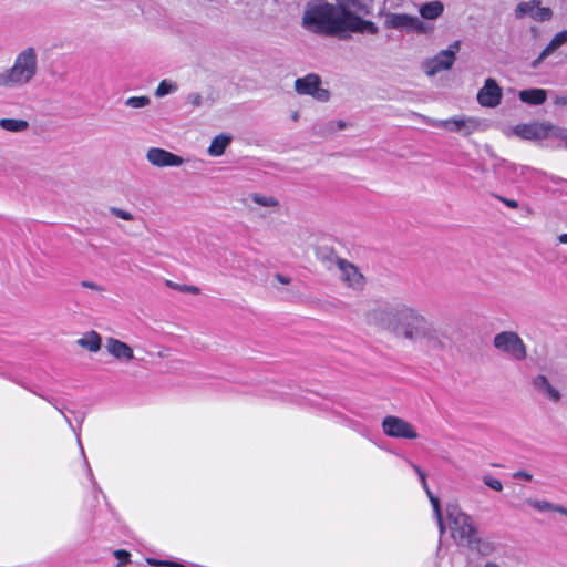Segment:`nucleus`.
<instances>
[{"instance_id": "obj_1", "label": "nucleus", "mask_w": 567, "mask_h": 567, "mask_svg": "<svg viewBox=\"0 0 567 567\" xmlns=\"http://www.w3.org/2000/svg\"><path fill=\"white\" fill-rule=\"evenodd\" d=\"M353 0H337V4L326 0H311L305 7L301 25L308 32L328 38H346L348 32L375 34L378 27L363 20Z\"/></svg>"}, {"instance_id": "obj_2", "label": "nucleus", "mask_w": 567, "mask_h": 567, "mask_svg": "<svg viewBox=\"0 0 567 567\" xmlns=\"http://www.w3.org/2000/svg\"><path fill=\"white\" fill-rule=\"evenodd\" d=\"M369 322L411 341L440 343L434 324L413 307L405 303L380 306L368 313Z\"/></svg>"}, {"instance_id": "obj_3", "label": "nucleus", "mask_w": 567, "mask_h": 567, "mask_svg": "<svg viewBox=\"0 0 567 567\" xmlns=\"http://www.w3.org/2000/svg\"><path fill=\"white\" fill-rule=\"evenodd\" d=\"M37 73V53L33 48H27L18 54L13 65L0 73V86L13 87L28 82Z\"/></svg>"}, {"instance_id": "obj_4", "label": "nucleus", "mask_w": 567, "mask_h": 567, "mask_svg": "<svg viewBox=\"0 0 567 567\" xmlns=\"http://www.w3.org/2000/svg\"><path fill=\"white\" fill-rule=\"evenodd\" d=\"M446 516L452 537L460 544L468 546L476 543V530L472 518L461 511L455 504H449L446 507Z\"/></svg>"}, {"instance_id": "obj_5", "label": "nucleus", "mask_w": 567, "mask_h": 567, "mask_svg": "<svg viewBox=\"0 0 567 567\" xmlns=\"http://www.w3.org/2000/svg\"><path fill=\"white\" fill-rule=\"evenodd\" d=\"M494 347L515 360L526 358V347L522 338L513 331H503L494 337Z\"/></svg>"}, {"instance_id": "obj_6", "label": "nucleus", "mask_w": 567, "mask_h": 567, "mask_svg": "<svg viewBox=\"0 0 567 567\" xmlns=\"http://www.w3.org/2000/svg\"><path fill=\"white\" fill-rule=\"evenodd\" d=\"M386 25L391 29L405 30L417 34H426L432 27L420 18L406 13H392L386 19Z\"/></svg>"}, {"instance_id": "obj_7", "label": "nucleus", "mask_w": 567, "mask_h": 567, "mask_svg": "<svg viewBox=\"0 0 567 567\" xmlns=\"http://www.w3.org/2000/svg\"><path fill=\"white\" fill-rule=\"evenodd\" d=\"M460 50V41H455L449 45L447 49L439 52L434 58L427 60L424 63V71L427 75L432 76L441 71H445L452 68L455 55Z\"/></svg>"}, {"instance_id": "obj_8", "label": "nucleus", "mask_w": 567, "mask_h": 567, "mask_svg": "<svg viewBox=\"0 0 567 567\" xmlns=\"http://www.w3.org/2000/svg\"><path fill=\"white\" fill-rule=\"evenodd\" d=\"M382 430L386 436L394 439L415 440L419 434L415 427L399 416L388 415L382 421Z\"/></svg>"}, {"instance_id": "obj_9", "label": "nucleus", "mask_w": 567, "mask_h": 567, "mask_svg": "<svg viewBox=\"0 0 567 567\" xmlns=\"http://www.w3.org/2000/svg\"><path fill=\"white\" fill-rule=\"evenodd\" d=\"M427 124L433 127L446 128L451 132L470 135L477 127V121L466 116H455L449 120H429Z\"/></svg>"}, {"instance_id": "obj_10", "label": "nucleus", "mask_w": 567, "mask_h": 567, "mask_svg": "<svg viewBox=\"0 0 567 567\" xmlns=\"http://www.w3.org/2000/svg\"><path fill=\"white\" fill-rule=\"evenodd\" d=\"M321 80L317 74L310 73L299 78L295 82V89L299 94L311 95L319 101H327L329 92L320 87Z\"/></svg>"}, {"instance_id": "obj_11", "label": "nucleus", "mask_w": 567, "mask_h": 567, "mask_svg": "<svg viewBox=\"0 0 567 567\" xmlns=\"http://www.w3.org/2000/svg\"><path fill=\"white\" fill-rule=\"evenodd\" d=\"M529 16L538 22H545L551 19L553 11L550 8L542 7L539 0L523 1L515 9V17L522 19Z\"/></svg>"}, {"instance_id": "obj_12", "label": "nucleus", "mask_w": 567, "mask_h": 567, "mask_svg": "<svg viewBox=\"0 0 567 567\" xmlns=\"http://www.w3.org/2000/svg\"><path fill=\"white\" fill-rule=\"evenodd\" d=\"M557 128L550 123L518 124L514 127V133L524 140L540 141L546 138L550 132L555 134Z\"/></svg>"}, {"instance_id": "obj_13", "label": "nucleus", "mask_w": 567, "mask_h": 567, "mask_svg": "<svg viewBox=\"0 0 567 567\" xmlns=\"http://www.w3.org/2000/svg\"><path fill=\"white\" fill-rule=\"evenodd\" d=\"M336 265L340 272V279L350 288L361 290L364 287V277L351 262L342 258H336Z\"/></svg>"}, {"instance_id": "obj_14", "label": "nucleus", "mask_w": 567, "mask_h": 567, "mask_svg": "<svg viewBox=\"0 0 567 567\" xmlns=\"http://www.w3.org/2000/svg\"><path fill=\"white\" fill-rule=\"evenodd\" d=\"M502 89L497 82L488 78L477 93V102L484 107H496L502 100Z\"/></svg>"}, {"instance_id": "obj_15", "label": "nucleus", "mask_w": 567, "mask_h": 567, "mask_svg": "<svg viewBox=\"0 0 567 567\" xmlns=\"http://www.w3.org/2000/svg\"><path fill=\"white\" fill-rule=\"evenodd\" d=\"M146 158L156 167H177L184 163L181 156L159 147H151L146 153Z\"/></svg>"}, {"instance_id": "obj_16", "label": "nucleus", "mask_w": 567, "mask_h": 567, "mask_svg": "<svg viewBox=\"0 0 567 567\" xmlns=\"http://www.w3.org/2000/svg\"><path fill=\"white\" fill-rule=\"evenodd\" d=\"M105 349L110 355L121 363H127L134 358L131 346L113 337L106 338Z\"/></svg>"}, {"instance_id": "obj_17", "label": "nucleus", "mask_w": 567, "mask_h": 567, "mask_svg": "<svg viewBox=\"0 0 567 567\" xmlns=\"http://www.w3.org/2000/svg\"><path fill=\"white\" fill-rule=\"evenodd\" d=\"M411 466L413 467V470L416 472V474L420 477L421 484H422L424 491L426 492V494L430 498V502L432 504L434 516L436 518L440 532L443 533L444 524H443L442 513H441V508H440V499L436 496H434L433 493L430 491L427 482H426V476H425L424 472L421 470V467L415 464H411Z\"/></svg>"}, {"instance_id": "obj_18", "label": "nucleus", "mask_w": 567, "mask_h": 567, "mask_svg": "<svg viewBox=\"0 0 567 567\" xmlns=\"http://www.w3.org/2000/svg\"><path fill=\"white\" fill-rule=\"evenodd\" d=\"M535 390L553 402L560 400V393L555 389L545 375H537L532 382Z\"/></svg>"}, {"instance_id": "obj_19", "label": "nucleus", "mask_w": 567, "mask_h": 567, "mask_svg": "<svg viewBox=\"0 0 567 567\" xmlns=\"http://www.w3.org/2000/svg\"><path fill=\"white\" fill-rule=\"evenodd\" d=\"M567 42V30L558 32L550 42L545 47V49L540 52L538 58L533 63L534 66L538 65L542 61H544L547 56H549L555 50L561 47Z\"/></svg>"}, {"instance_id": "obj_20", "label": "nucleus", "mask_w": 567, "mask_h": 567, "mask_svg": "<svg viewBox=\"0 0 567 567\" xmlns=\"http://www.w3.org/2000/svg\"><path fill=\"white\" fill-rule=\"evenodd\" d=\"M518 97L528 105H540L546 101L547 92L544 89H527L519 91Z\"/></svg>"}, {"instance_id": "obj_21", "label": "nucleus", "mask_w": 567, "mask_h": 567, "mask_svg": "<svg viewBox=\"0 0 567 567\" xmlns=\"http://www.w3.org/2000/svg\"><path fill=\"white\" fill-rule=\"evenodd\" d=\"M444 12V4L439 0L425 2L420 6L419 13L425 20H435Z\"/></svg>"}, {"instance_id": "obj_22", "label": "nucleus", "mask_w": 567, "mask_h": 567, "mask_svg": "<svg viewBox=\"0 0 567 567\" xmlns=\"http://www.w3.org/2000/svg\"><path fill=\"white\" fill-rule=\"evenodd\" d=\"M76 343L90 352H97L101 349L102 339L96 331H90L80 338Z\"/></svg>"}, {"instance_id": "obj_23", "label": "nucleus", "mask_w": 567, "mask_h": 567, "mask_svg": "<svg viewBox=\"0 0 567 567\" xmlns=\"http://www.w3.org/2000/svg\"><path fill=\"white\" fill-rule=\"evenodd\" d=\"M231 138L228 135L220 134L212 141L208 147V154L212 156H220L224 154L226 147L229 145Z\"/></svg>"}, {"instance_id": "obj_24", "label": "nucleus", "mask_w": 567, "mask_h": 567, "mask_svg": "<svg viewBox=\"0 0 567 567\" xmlns=\"http://www.w3.org/2000/svg\"><path fill=\"white\" fill-rule=\"evenodd\" d=\"M0 127L8 132L20 133L29 127V122L20 118H1Z\"/></svg>"}, {"instance_id": "obj_25", "label": "nucleus", "mask_w": 567, "mask_h": 567, "mask_svg": "<svg viewBox=\"0 0 567 567\" xmlns=\"http://www.w3.org/2000/svg\"><path fill=\"white\" fill-rule=\"evenodd\" d=\"M47 400L61 413L65 422L71 426V410L69 409V401L65 399H58L55 396L47 398Z\"/></svg>"}, {"instance_id": "obj_26", "label": "nucleus", "mask_w": 567, "mask_h": 567, "mask_svg": "<svg viewBox=\"0 0 567 567\" xmlns=\"http://www.w3.org/2000/svg\"><path fill=\"white\" fill-rule=\"evenodd\" d=\"M177 89H178V86L175 82H172L169 80H163L159 82V84L155 91V96L163 97L167 94L176 92Z\"/></svg>"}, {"instance_id": "obj_27", "label": "nucleus", "mask_w": 567, "mask_h": 567, "mask_svg": "<svg viewBox=\"0 0 567 567\" xmlns=\"http://www.w3.org/2000/svg\"><path fill=\"white\" fill-rule=\"evenodd\" d=\"M151 102L147 96H131L125 101V105L133 109H142Z\"/></svg>"}, {"instance_id": "obj_28", "label": "nucleus", "mask_w": 567, "mask_h": 567, "mask_svg": "<svg viewBox=\"0 0 567 567\" xmlns=\"http://www.w3.org/2000/svg\"><path fill=\"white\" fill-rule=\"evenodd\" d=\"M251 199L257 205L265 206V207H272V206H277V204H278V202L274 197L259 195V194H254L251 196Z\"/></svg>"}, {"instance_id": "obj_29", "label": "nucleus", "mask_w": 567, "mask_h": 567, "mask_svg": "<svg viewBox=\"0 0 567 567\" xmlns=\"http://www.w3.org/2000/svg\"><path fill=\"white\" fill-rule=\"evenodd\" d=\"M78 443H79V446H80V450H81V454L83 456V466H84V470L86 472L87 480H89L93 491L96 492V489H97L96 482L94 480V476H93L92 470H91V467H90V465L87 463V460L84 456V451H83V446L81 444L80 439H78Z\"/></svg>"}, {"instance_id": "obj_30", "label": "nucleus", "mask_w": 567, "mask_h": 567, "mask_svg": "<svg viewBox=\"0 0 567 567\" xmlns=\"http://www.w3.org/2000/svg\"><path fill=\"white\" fill-rule=\"evenodd\" d=\"M344 423L347 426H349L353 431L358 432L362 436H368V434H369L368 427L364 426L363 424H361L360 422L352 420V419H346Z\"/></svg>"}, {"instance_id": "obj_31", "label": "nucleus", "mask_w": 567, "mask_h": 567, "mask_svg": "<svg viewBox=\"0 0 567 567\" xmlns=\"http://www.w3.org/2000/svg\"><path fill=\"white\" fill-rule=\"evenodd\" d=\"M527 503L534 507L535 509L539 512H547L551 511L554 508V504L549 503L547 501H539V499H528Z\"/></svg>"}, {"instance_id": "obj_32", "label": "nucleus", "mask_w": 567, "mask_h": 567, "mask_svg": "<svg viewBox=\"0 0 567 567\" xmlns=\"http://www.w3.org/2000/svg\"><path fill=\"white\" fill-rule=\"evenodd\" d=\"M483 482L486 486H488L489 488H492L496 492H501L503 489L502 482L498 478L493 477L491 475H485L483 477Z\"/></svg>"}, {"instance_id": "obj_33", "label": "nucleus", "mask_w": 567, "mask_h": 567, "mask_svg": "<svg viewBox=\"0 0 567 567\" xmlns=\"http://www.w3.org/2000/svg\"><path fill=\"white\" fill-rule=\"evenodd\" d=\"M110 212H111V214H113L114 216H116L123 220H133L134 219L133 214H131L127 210L117 208V207H110Z\"/></svg>"}, {"instance_id": "obj_34", "label": "nucleus", "mask_w": 567, "mask_h": 567, "mask_svg": "<svg viewBox=\"0 0 567 567\" xmlns=\"http://www.w3.org/2000/svg\"><path fill=\"white\" fill-rule=\"evenodd\" d=\"M167 285L174 289H177L179 291H183V292H190V293H198L199 292V289L195 286H188V285H178V284H173L172 281H167Z\"/></svg>"}, {"instance_id": "obj_35", "label": "nucleus", "mask_w": 567, "mask_h": 567, "mask_svg": "<svg viewBox=\"0 0 567 567\" xmlns=\"http://www.w3.org/2000/svg\"><path fill=\"white\" fill-rule=\"evenodd\" d=\"M186 100L193 107H199L203 104V96L199 93H190Z\"/></svg>"}, {"instance_id": "obj_36", "label": "nucleus", "mask_w": 567, "mask_h": 567, "mask_svg": "<svg viewBox=\"0 0 567 567\" xmlns=\"http://www.w3.org/2000/svg\"><path fill=\"white\" fill-rule=\"evenodd\" d=\"M114 556L120 560V565H122L128 561L131 555L124 549H117L114 551Z\"/></svg>"}, {"instance_id": "obj_37", "label": "nucleus", "mask_w": 567, "mask_h": 567, "mask_svg": "<svg viewBox=\"0 0 567 567\" xmlns=\"http://www.w3.org/2000/svg\"><path fill=\"white\" fill-rule=\"evenodd\" d=\"M497 199L509 208H518V202L515 199H509L503 196H497Z\"/></svg>"}, {"instance_id": "obj_38", "label": "nucleus", "mask_w": 567, "mask_h": 567, "mask_svg": "<svg viewBox=\"0 0 567 567\" xmlns=\"http://www.w3.org/2000/svg\"><path fill=\"white\" fill-rule=\"evenodd\" d=\"M555 136L564 142L565 147L567 148V128H557Z\"/></svg>"}, {"instance_id": "obj_39", "label": "nucleus", "mask_w": 567, "mask_h": 567, "mask_svg": "<svg viewBox=\"0 0 567 567\" xmlns=\"http://www.w3.org/2000/svg\"><path fill=\"white\" fill-rule=\"evenodd\" d=\"M514 478H523L525 481H530L533 478V475L525 471H517L513 475Z\"/></svg>"}, {"instance_id": "obj_40", "label": "nucleus", "mask_w": 567, "mask_h": 567, "mask_svg": "<svg viewBox=\"0 0 567 567\" xmlns=\"http://www.w3.org/2000/svg\"><path fill=\"white\" fill-rule=\"evenodd\" d=\"M82 287L84 288H90V289H93V290H96V291H102L103 289L97 286L96 284L92 282V281H82Z\"/></svg>"}, {"instance_id": "obj_41", "label": "nucleus", "mask_w": 567, "mask_h": 567, "mask_svg": "<svg viewBox=\"0 0 567 567\" xmlns=\"http://www.w3.org/2000/svg\"><path fill=\"white\" fill-rule=\"evenodd\" d=\"M555 105H567V95H556L554 99Z\"/></svg>"}, {"instance_id": "obj_42", "label": "nucleus", "mask_w": 567, "mask_h": 567, "mask_svg": "<svg viewBox=\"0 0 567 567\" xmlns=\"http://www.w3.org/2000/svg\"><path fill=\"white\" fill-rule=\"evenodd\" d=\"M167 561L168 560H161V559H155V558L147 559V563L151 566H165V567H167Z\"/></svg>"}, {"instance_id": "obj_43", "label": "nucleus", "mask_w": 567, "mask_h": 567, "mask_svg": "<svg viewBox=\"0 0 567 567\" xmlns=\"http://www.w3.org/2000/svg\"><path fill=\"white\" fill-rule=\"evenodd\" d=\"M499 167H504L505 169L507 171H511L513 172L514 174H516V171H517V167L514 165V164H511L506 161H503L501 164H499Z\"/></svg>"}, {"instance_id": "obj_44", "label": "nucleus", "mask_w": 567, "mask_h": 567, "mask_svg": "<svg viewBox=\"0 0 567 567\" xmlns=\"http://www.w3.org/2000/svg\"><path fill=\"white\" fill-rule=\"evenodd\" d=\"M276 279H277L280 284H282V285H288V284H290V278H289V277H287V276L281 275V274H277V275H276Z\"/></svg>"}, {"instance_id": "obj_45", "label": "nucleus", "mask_w": 567, "mask_h": 567, "mask_svg": "<svg viewBox=\"0 0 567 567\" xmlns=\"http://www.w3.org/2000/svg\"><path fill=\"white\" fill-rule=\"evenodd\" d=\"M553 512H557V513H560L565 516H567V508L561 506V505H556L554 504V508H551Z\"/></svg>"}, {"instance_id": "obj_46", "label": "nucleus", "mask_w": 567, "mask_h": 567, "mask_svg": "<svg viewBox=\"0 0 567 567\" xmlns=\"http://www.w3.org/2000/svg\"><path fill=\"white\" fill-rule=\"evenodd\" d=\"M553 512H557V513H560L565 516H567V508L561 506V505H556L554 504V508H551Z\"/></svg>"}, {"instance_id": "obj_47", "label": "nucleus", "mask_w": 567, "mask_h": 567, "mask_svg": "<svg viewBox=\"0 0 567 567\" xmlns=\"http://www.w3.org/2000/svg\"><path fill=\"white\" fill-rule=\"evenodd\" d=\"M553 512H557V513H560L565 516H567V508L561 506V505H556L554 504V508H551Z\"/></svg>"}, {"instance_id": "obj_48", "label": "nucleus", "mask_w": 567, "mask_h": 567, "mask_svg": "<svg viewBox=\"0 0 567 567\" xmlns=\"http://www.w3.org/2000/svg\"><path fill=\"white\" fill-rule=\"evenodd\" d=\"M3 375H4L6 378L10 379L11 381H13V382H16V383H19V384H21V385H23V386H24V384L22 383V381H21L19 378L13 377V375H10V374H8V375H7V374H4V373H3Z\"/></svg>"}, {"instance_id": "obj_49", "label": "nucleus", "mask_w": 567, "mask_h": 567, "mask_svg": "<svg viewBox=\"0 0 567 567\" xmlns=\"http://www.w3.org/2000/svg\"><path fill=\"white\" fill-rule=\"evenodd\" d=\"M167 567H185V566L181 563L168 560Z\"/></svg>"}, {"instance_id": "obj_50", "label": "nucleus", "mask_w": 567, "mask_h": 567, "mask_svg": "<svg viewBox=\"0 0 567 567\" xmlns=\"http://www.w3.org/2000/svg\"><path fill=\"white\" fill-rule=\"evenodd\" d=\"M558 241H559L560 244H567V233H565V234H560V235L558 236Z\"/></svg>"}, {"instance_id": "obj_51", "label": "nucleus", "mask_w": 567, "mask_h": 567, "mask_svg": "<svg viewBox=\"0 0 567 567\" xmlns=\"http://www.w3.org/2000/svg\"><path fill=\"white\" fill-rule=\"evenodd\" d=\"M484 567H501L499 565H497L496 563H486Z\"/></svg>"}]
</instances>
